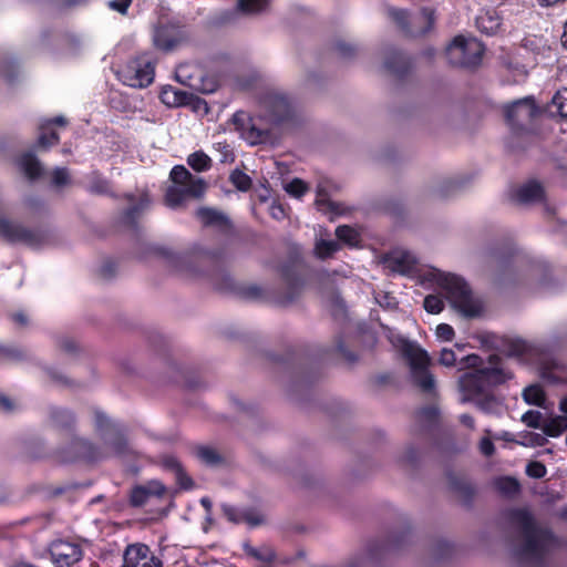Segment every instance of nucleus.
<instances>
[{"instance_id":"ddd939ff","label":"nucleus","mask_w":567,"mask_h":567,"mask_svg":"<svg viewBox=\"0 0 567 567\" xmlns=\"http://www.w3.org/2000/svg\"><path fill=\"white\" fill-rule=\"evenodd\" d=\"M122 567H163V561L148 546L133 544L124 551Z\"/></svg>"},{"instance_id":"2f4dec72","label":"nucleus","mask_w":567,"mask_h":567,"mask_svg":"<svg viewBox=\"0 0 567 567\" xmlns=\"http://www.w3.org/2000/svg\"><path fill=\"white\" fill-rule=\"evenodd\" d=\"M408 65L409 63L405 56L400 52L393 53L392 56L388 58L385 61V68L398 75L403 74L408 70Z\"/></svg>"},{"instance_id":"0e129e2a","label":"nucleus","mask_w":567,"mask_h":567,"mask_svg":"<svg viewBox=\"0 0 567 567\" xmlns=\"http://www.w3.org/2000/svg\"><path fill=\"white\" fill-rule=\"evenodd\" d=\"M105 422H106V416H104L103 414L97 413L96 414L97 426L102 427Z\"/></svg>"},{"instance_id":"c85d7f7f","label":"nucleus","mask_w":567,"mask_h":567,"mask_svg":"<svg viewBox=\"0 0 567 567\" xmlns=\"http://www.w3.org/2000/svg\"><path fill=\"white\" fill-rule=\"evenodd\" d=\"M337 238L349 245L350 247H355L360 243V234L357 229L350 226H339L336 230Z\"/></svg>"},{"instance_id":"f03ea898","label":"nucleus","mask_w":567,"mask_h":567,"mask_svg":"<svg viewBox=\"0 0 567 567\" xmlns=\"http://www.w3.org/2000/svg\"><path fill=\"white\" fill-rule=\"evenodd\" d=\"M508 517L523 538L522 544L513 549L514 558L522 567H538L556 546L555 537L549 529L536 524L527 509H512Z\"/></svg>"},{"instance_id":"412c9836","label":"nucleus","mask_w":567,"mask_h":567,"mask_svg":"<svg viewBox=\"0 0 567 567\" xmlns=\"http://www.w3.org/2000/svg\"><path fill=\"white\" fill-rule=\"evenodd\" d=\"M162 464L166 470L175 473L177 484L184 489L193 487L192 478L184 472L179 461L173 455H165L162 458Z\"/></svg>"},{"instance_id":"dca6fc26","label":"nucleus","mask_w":567,"mask_h":567,"mask_svg":"<svg viewBox=\"0 0 567 567\" xmlns=\"http://www.w3.org/2000/svg\"><path fill=\"white\" fill-rule=\"evenodd\" d=\"M166 493L165 486L159 481H151L144 485L135 486L130 496V503L134 507L145 505L151 497H162Z\"/></svg>"},{"instance_id":"5701e85b","label":"nucleus","mask_w":567,"mask_h":567,"mask_svg":"<svg viewBox=\"0 0 567 567\" xmlns=\"http://www.w3.org/2000/svg\"><path fill=\"white\" fill-rule=\"evenodd\" d=\"M547 111L550 115H557L567 120V87L556 92L547 106Z\"/></svg>"},{"instance_id":"39448f33","label":"nucleus","mask_w":567,"mask_h":567,"mask_svg":"<svg viewBox=\"0 0 567 567\" xmlns=\"http://www.w3.org/2000/svg\"><path fill=\"white\" fill-rule=\"evenodd\" d=\"M169 177L174 183L165 195L166 205L176 208L187 198H199L206 190V183L202 177L190 174L183 165L172 168Z\"/></svg>"},{"instance_id":"72a5a7b5","label":"nucleus","mask_w":567,"mask_h":567,"mask_svg":"<svg viewBox=\"0 0 567 567\" xmlns=\"http://www.w3.org/2000/svg\"><path fill=\"white\" fill-rule=\"evenodd\" d=\"M523 396L528 404H534L537 406L544 405L545 393L543 389L537 384L527 386L523 392Z\"/></svg>"},{"instance_id":"aec40b11","label":"nucleus","mask_w":567,"mask_h":567,"mask_svg":"<svg viewBox=\"0 0 567 567\" xmlns=\"http://www.w3.org/2000/svg\"><path fill=\"white\" fill-rule=\"evenodd\" d=\"M178 43L175 30L169 27H157L153 32V44L163 51L173 50Z\"/></svg>"},{"instance_id":"a211bd4d","label":"nucleus","mask_w":567,"mask_h":567,"mask_svg":"<svg viewBox=\"0 0 567 567\" xmlns=\"http://www.w3.org/2000/svg\"><path fill=\"white\" fill-rule=\"evenodd\" d=\"M515 198L520 204L539 203L545 198V189L537 181H528L516 189Z\"/></svg>"},{"instance_id":"13d9d810","label":"nucleus","mask_w":567,"mask_h":567,"mask_svg":"<svg viewBox=\"0 0 567 567\" xmlns=\"http://www.w3.org/2000/svg\"><path fill=\"white\" fill-rule=\"evenodd\" d=\"M12 320L19 326H25L28 323V318L22 312H17L11 316Z\"/></svg>"},{"instance_id":"a19ab883","label":"nucleus","mask_w":567,"mask_h":567,"mask_svg":"<svg viewBox=\"0 0 567 567\" xmlns=\"http://www.w3.org/2000/svg\"><path fill=\"white\" fill-rule=\"evenodd\" d=\"M231 183L243 192H246L251 186V178L244 172L236 169L230 174Z\"/></svg>"},{"instance_id":"49530a36","label":"nucleus","mask_w":567,"mask_h":567,"mask_svg":"<svg viewBox=\"0 0 567 567\" xmlns=\"http://www.w3.org/2000/svg\"><path fill=\"white\" fill-rule=\"evenodd\" d=\"M547 473L546 466L537 461L529 462L526 466V474L533 478H543Z\"/></svg>"},{"instance_id":"79ce46f5","label":"nucleus","mask_w":567,"mask_h":567,"mask_svg":"<svg viewBox=\"0 0 567 567\" xmlns=\"http://www.w3.org/2000/svg\"><path fill=\"white\" fill-rule=\"evenodd\" d=\"M423 306L430 313H440L444 308V301L440 296L429 295L424 298Z\"/></svg>"},{"instance_id":"5fc2aeb1","label":"nucleus","mask_w":567,"mask_h":567,"mask_svg":"<svg viewBox=\"0 0 567 567\" xmlns=\"http://www.w3.org/2000/svg\"><path fill=\"white\" fill-rule=\"evenodd\" d=\"M336 50L341 56L344 58L350 56L354 52V49L350 44H347L344 42H339L336 45Z\"/></svg>"},{"instance_id":"bb28decb","label":"nucleus","mask_w":567,"mask_h":567,"mask_svg":"<svg viewBox=\"0 0 567 567\" xmlns=\"http://www.w3.org/2000/svg\"><path fill=\"white\" fill-rule=\"evenodd\" d=\"M245 551L248 556L261 563H271L276 558L275 550L269 545H261L259 547L246 545Z\"/></svg>"},{"instance_id":"6e6d98bb","label":"nucleus","mask_w":567,"mask_h":567,"mask_svg":"<svg viewBox=\"0 0 567 567\" xmlns=\"http://www.w3.org/2000/svg\"><path fill=\"white\" fill-rule=\"evenodd\" d=\"M68 121L64 116H55L53 118H50V120H45L41 123V125H45L47 128H51V125L53 124H56V125H60V126H64L66 125Z\"/></svg>"},{"instance_id":"473e14b6","label":"nucleus","mask_w":567,"mask_h":567,"mask_svg":"<svg viewBox=\"0 0 567 567\" xmlns=\"http://www.w3.org/2000/svg\"><path fill=\"white\" fill-rule=\"evenodd\" d=\"M495 487L505 496H514L519 492V483L513 477H501L496 480Z\"/></svg>"},{"instance_id":"4be33fe9","label":"nucleus","mask_w":567,"mask_h":567,"mask_svg":"<svg viewBox=\"0 0 567 567\" xmlns=\"http://www.w3.org/2000/svg\"><path fill=\"white\" fill-rule=\"evenodd\" d=\"M161 101L171 107L179 106L189 102V94L168 86L162 90Z\"/></svg>"},{"instance_id":"1a4fd4ad","label":"nucleus","mask_w":567,"mask_h":567,"mask_svg":"<svg viewBox=\"0 0 567 567\" xmlns=\"http://www.w3.org/2000/svg\"><path fill=\"white\" fill-rule=\"evenodd\" d=\"M154 64L152 61L140 56L131 61L122 71L121 79L124 84L132 87H146L154 80Z\"/></svg>"},{"instance_id":"b1692460","label":"nucleus","mask_w":567,"mask_h":567,"mask_svg":"<svg viewBox=\"0 0 567 567\" xmlns=\"http://www.w3.org/2000/svg\"><path fill=\"white\" fill-rule=\"evenodd\" d=\"M197 217L206 226L228 227V219L221 213L212 208H200L197 210Z\"/></svg>"},{"instance_id":"7c9ffc66","label":"nucleus","mask_w":567,"mask_h":567,"mask_svg":"<svg viewBox=\"0 0 567 567\" xmlns=\"http://www.w3.org/2000/svg\"><path fill=\"white\" fill-rule=\"evenodd\" d=\"M246 138L250 144H258L267 142L270 137V132L266 127H259L256 123H251L246 131Z\"/></svg>"},{"instance_id":"393cba45","label":"nucleus","mask_w":567,"mask_h":567,"mask_svg":"<svg viewBox=\"0 0 567 567\" xmlns=\"http://www.w3.org/2000/svg\"><path fill=\"white\" fill-rule=\"evenodd\" d=\"M19 165L23 173L30 178L34 179L42 174V166L38 158L31 154L25 153L19 159Z\"/></svg>"},{"instance_id":"c03bdc74","label":"nucleus","mask_w":567,"mask_h":567,"mask_svg":"<svg viewBox=\"0 0 567 567\" xmlns=\"http://www.w3.org/2000/svg\"><path fill=\"white\" fill-rule=\"evenodd\" d=\"M563 365L554 363L553 368L545 367L542 372V377L549 382L558 383L565 381V378L560 374Z\"/></svg>"},{"instance_id":"4d7b16f0","label":"nucleus","mask_w":567,"mask_h":567,"mask_svg":"<svg viewBox=\"0 0 567 567\" xmlns=\"http://www.w3.org/2000/svg\"><path fill=\"white\" fill-rule=\"evenodd\" d=\"M0 409L6 412H10L13 410V403L3 394H0Z\"/></svg>"},{"instance_id":"052dcab7","label":"nucleus","mask_w":567,"mask_h":567,"mask_svg":"<svg viewBox=\"0 0 567 567\" xmlns=\"http://www.w3.org/2000/svg\"><path fill=\"white\" fill-rule=\"evenodd\" d=\"M421 414L425 419L433 420L436 416V410L434 408H429L423 410Z\"/></svg>"},{"instance_id":"69168bd1","label":"nucleus","mask_w":567,"mask_h":567,"mask_svg":"<svg viewBox=\"0 0 567 567\" xmlns=\"http://www.w3.org/2000/svg\"><path fill=\"white\" fill-rule=\"evenodd\" d=\"M225 284L219 285V289H228L230 288V278L228 276H224Z\"/></svg>"},{"instance_id":"bf43d9fd","label":"nucleus","mask_w":567,"mask_h":567,"mask_svg":"<svg viewBox=\"0 0 567 567\" xmlns=\"http://www.w3.org/2000/svg\"><path fill=\"white\" fill-rule=\"evenodd\" d=\"M460 421L463 425L467 426L468 429L473 430L474 429V425H475V422H474V419L468 415V414H462L460 416Z\"/></svg>"},{"instance_id":"f3484780","label":"nucleus","mask_w":567,"mask_h":567,"mask_svg":"<svg viewBox=\"0 0 567 567\" xmlns=\"http://www.w3.org/2000/svg\"><path fill=\"white\" fill-rule=\"evenodd\" d=\"M221 509L228 520L233 523H246L251 527L259 526L265 522L264 515L254 508L237 509L230 505L223 504Z\"/></svg>"},{"instance_id":"7ed1b4c3","label":"nucleus","mask_w":567,"mask_h":567,"mask_svg":"<svg viewBox=\"0 0 567 567\" xmlns=\"http://www.w3.org/2000/svg\"><path fill=\"white\" fill-rule=\"evenodd\" d=\"M386 337L406 361L413 383L423 392L432 393L435 388V380L429 371L431 364L429 353L416 342L405 339L392 329H388Z\"/></svg>"},{"instance_id":"9d476101","label":"nucleus","mask_w":567,"mask_h":567,"mask_svg":"<svg viewBox=\"0 0 567 567\" xmlns=\"http://www.w3.org/2000/svg\"><path fill=\"white\" fill-rule=\"evenodd\" d=\"M262 117L274 124H280L293 116L295 107L291 101L281 93H269L262 100Z\"/></svg>"},{"instance_id":"774afa93","label":"nucleus","mask_w":567,"mask_h":567,"mask_svg":"<svg viewBox=\"0 0 567 567\" xmlns=\"http://www.w3.org/2000/svg\"><path fill=\"white\" fill-rule=\"evenodd\" d=\"M200 503H202V505H203L206 509H209V508H210V506H212L210 501H209L208 498H206V497L202 498Z\"/></svg>"},{"instance_id":"a18cd8bd","label":"nucleus","mask_w":567,"mask_h":567,"mask_svg":"<svg viewBox=\"0 0 567 567\" xmlns=\"http://www.w3.org/2000/svg\"><path fill=\"white\" fill-rule=\"evenodd\" d=\"M522 421L529 427L542 429V413L538 411H527L523 414Z\"/></svg>"},{"instance_id":"e433bc0d","label":"nucleus","mask_w":567,"mask_h":567,"mask_svg":"<svg viewBox=\"0 0 567 567\" xmlns=\"http://www.w3.org/2000/svg\"><path fill=\"white\" fill-rule=\"evenodd\" d=\"M477 24L482 31L492 34L498 30L501 22L497 17H493L491 13H486L477 19Z\"/></svg>"},{"instance_id":"9b49d317","label":"nucleus","mask_w":567,"mask_h":567,"mask_svg":"<svg viewBox=\"0 0 567 567\" xmlns=\"http://www.w3.org/2000/svg\"><path fill=\"white\" fill-rule=\"evenodd\" d=\"M0 236L10 243H22L32 248L41 247L45 241L43 233L24 228L7 219H0Z\"/></svg>"},{"instance_id":"603ef678","label":"nucleus","mask_w":567,"mask_h":567,"mask_svg":"<svg viewBox=\"0 0 567 567\" xmlns=\"http://www.w3.org/2000/svg\"><path fill=\"white\" fill-rule=\"evenodd\" d=\"M188 103L193 104V107L196 112H203L204 114H207L209 111L207 102L203 99H199V97L192 99V96L189 95Z\"/></svg>"},{"instance_id":"37998d69","label":"nucleus","mask_w":567,"mask_h":567,"mask_svg":"<svg viewBox=\"0 0 567 567\" xmlns=\"http://www.w3.org/2000/svg\"><path fill=\"white\" fill-rule=\"evenodd\" d=\"M285 190L289 195H291L296 198H299L303 194H306V192L308 190V186L303 181H301L299 178H295L291 182H289L288 184H286Z\"/></svg>"},{"instance_id":"ea45409f","label":"nucleus","mask_w":567,"mask_h":567,"mask_svg":"<svg viewBox=\"0 0 567 567\" xmlns=\"http://www.w3.org/2000/svg\"><path fill=\"white\" fill-rule=\"evenodd\" d=\"M52 421L58 426H70L73 423V415L65 409H53L51 412Z\"/></svg>"},{"instance_id":"0eeeda50","label":"nucleus","mask_w":567,"mask_h":567,"mask_svg":"<svg viewBox=\"0 0 567 567\" xmlns=\"http://www.w3.org/2000/svg\"><path fill=\"white\" fill-rule=\"evenodd\" d=\"M79 456L87 461H99L110 456L122 455L127 451V443L123 435L114 434L104 439V445L99 449L85 440L73 443Z\"/></svg>"},{"instance_id":"423d86ee","label":"nucleus","mask_w":567,"mask_h":567,"mask_svg":"<svg viewBox=\"0 0 567 567\" xmlns=\"http://www.w3.org/2000/svg\"><path fill=\"white\" fill-rule=\"evenodd\" d=\"M483 44L475 38L456 35L446 48L449 62L455 66L472 68L480 64Z\"/></svg>"},{"instance_id":"20e7f679","label":"nucleus","mask_w":567,"mask_h":567,"mask_svg":"<svg viewBox=\"0 0 567 567\" xmlns=\"http://www.w3.org/2000/svg\"><path fill=\"white\" fill-rule=\"evenodd\" d=\"M424 278L435 282L451 306L464 316L474 317L480 313V303L473 298L471 289L461 277L431 269Z\"/></svg>"},{"instance_id":"a878e982","label":"nucleus","mask_w":567,"mask_h":567,"mask_svg":"<svg viewBox=\"0 0 567 567\" xmlns=\"http://www.w3.org/2000/svg\"><path fill=\"white\" fill-rule=\"evenodd\" d=\"M542 430L548 436H559L564 431L567 430V416L556 415L545 420L543 422Z\"/></svg>"},{"instance_id":"e2e57ef3","label":"nucleus","mask_w":567,"mask_h":567,"mask_svg":"<svg viewBox=\"0 0 567 567\" xmlns=\"http://www.w3.org/2000/svg\"><path fill=\"white\" fill-rule=\"evenodd\" d=\"M559 411L567 416V396L563 398L559 402Z\"/></svg>"},{"instance_id":"680f3d73","label":"nucleus","mask_w":567,"mask_h":567,"mask_svg":"<svg viewBox=\"0 0 567 567\" xmlns=\"http://www.w3.org/2000/svg\"><path fill=\"white\" fill-rule=\"evenodd\" d=\"M513 353L520 354L525 350V343L522 341H516L514 344Z\"/></svg>"},{"instance_id":"864d4df0","label":"nucleus","mask_w":567,"mask_h":567,"mask_svg":"<svg viewBox=\"0 0 567 567\" xmlns=\"http://www.w3.org/2000/svg\"><path fill=\"white\" fill-rule=\"evenodd\" d=\"M480 449H481V452L486 456L492 455L495 450L493 442L487 437H484L481 440Z\"/></svg>"},{"instance_id":"f8f14e48","label":"nucleus","mask_w":567,"mask_h":567,"mask_svg":"<svg viewBox=\"0 0 567 567\" xmlns=\"http://www.w3.org/2000/svg\"><path fill=\"white\" fill-rule=\"evenodd\" d=\"M539 113L538 107L530 97L514 102L506 110V118L511 126L516 130H523L532 123Z\"/></svg>"},{"instance_id":"2eb2a0df","label":"nucleus","mask_w":567,"mask_h":567,"mask_svg":"<svg viewBox=\"0 0 567 567\" xmlns=\"http://www.w3.org/2000/svg\"><path fill=\"white\" fill-rule=\"evenodd\" d=\"M383 262L391 271L406 275L414 270L416 258L410 251L398 249L386 255Z\"/></svg>"},{"instance_id":"338daca9","label":"nucleus","mask_w":567,"mask_h":567,"mask_svg":"<svg viewBox=\"0 0 567 567\" xmlns=\"http://www.w3.org/2000/svg\"><path fill=\"white\" fill-rule=\"evenodd\" d=\"M561 43L567 49V22L565 23V27H564V33L561 35Z\"/></svg>"},{"instance_id":"f257e3e1","label":"nucleus","mask_w":567,"mask_h":567,"mask_svg":"<svg viewBox=\"0 0 567 567\" xmlns=\"http://www.w3.org/2000/svg\"><path fill=\"white\" fill-rule=\"evenodd\" d=\"M462 368L476 370L464 373L460 379L462 402H473L481 411L493 414L501 410L499 401L491 393L492 389L512 378L504 361L498 355H491L486 365L477 354L466 355L461 360Z\"/></svg>"},{"instance_id":"3c124183","label":"nucleus","mask_w":567,"mask_h":567,"mask_svg":"<svg viewBox=\"0 0 567 567\" xmlns=\"http://www.w3.org/2000/svg\"><path fill=\"white\" fill-rule=\"evenodd\" d=\"M132 3V0H112L109 2V7L122 14H125Z\"/></svg>"},{"instance_id":"f704fd0d","label":"nucleus","mask_w":567,"mask_h":567,"mask_svg":"<svg viewBox=\"0 0 567 567\" xmlns=\"http://www.w3.org/2000/svg\"><path fill=\"white\" fill-rule=\"evenodd\" d=\"M40 134L38 138V146L47 150L48 147L56 144L59 142V135L51 131V128H47L45 125L40 124Z\"/></svg>"},{"instance_id":"09e8293b","label":"nucleus","mask_w":567,"mask_h":567,"mask_svg":"<svg viewBox=\"0 0 567 567\" xmlns=\"http://www.w3.org/2000/svg\"><path fill=\"white\" fill-rule=\"evenodd\" d=\"M52 183L55 186H63L69 183V172L66 168H55L52 174Z\"/></svg>"},{"instance_id":"8fccbe9b","label":"nucleus","mask_w":567,"mask_h":567,"mask_svg":"<svg viewBox=\"0 0 567 567\" xmlns=\"http://www.w3.org/2000/svg\"><path fill=\"white\" fill-rule=\"evenodd\" d=\"M436 336L443 341H451L454 337V330L450 324L441 323L436 327Z\"/></svg>"},{"instance_id":"de8ad7c7","label":"nucleus","mask_w":567,"mask_h":567,"mask_svg":"<svg viewBox=\"0 0 567 567\" xmlns=\"http://www.w3.org/2000/svg\"><path fill=\"white\" fill-rule=\"evenodd\" d=\"M440 364L451 368L456 363V354L452 349L443 348L439 359Z\"/></svg>"},{"instance_id":"58836bf2","label":"nucleus","mask_w":567,"mask_h":567,"mask_svg":"<svg viewBox=\"0 0 567 567\" xmlns=\"http://www.w3.org/2000/svg\"><path fill=\"white\" fill-rule=\"evenodd\" d=\"M339 249V244L333 240H319L316 244V254L324 259L332 256Z\"/></svg>"},{"instance_id":"cd10ccee","label":"nucleus","mask_w":567,"mask_h":567,"mask_svg":"<svg viewBox=\"0 0 567 567\" xmlns=\"http://www.w3.org/2000/svg\"><path fill=\"white\" fill-rule=\"evenodd\" d=\"M196 456L202 463L209 466H216L223 462L219 453L209 446H198L196 449Z\"/></svg>"},{"instance_id":"c9c22d12","label":"nucleus","mask_w":567,"mask_h":567,"mask_svg":"<svg viewBox=\"0 0 567 567\" xmlns=\"http://www.w3.org/2000/svg\"><path fill=\"white\" fill-rule=\"evenodd\" d=\"M316 206L323 213H337V205L329 199L326 189L321 185H319L317 188Z\"/></svg>"},{"instance_id":"4c0bfd02","label":"nucleus","mask_w":567,"mask_h":567,"mask_svg":"<svg viewBox=\"0 0 567 567\" xmlns=\"http://www.w3.org/2000/svg\"><path fill=\"white\" fill-rule=\"evenodd\" d=\"M268 6V0H239L238 8L245 13H258Z\"/></svg>"},{"instance_id":"6ab92c4d","label":"nucleus","mask_w":567,"mask_h":567,"mask_svg":"<svg viewBox=\"0 0 567 567\" xmlns=\"http://www.w3.org/2000/svg\"><path fill=\"white\" fill-rule=\"evenodd\" d=\"M125 198L130 207L124 213V220L128 224H133L135 219L150 207L151 199L146 193L140 194L137 198L132 194H127Z\"/></svg>"},{"instance_id":"6e6552de","label":"nucleus","mask_w":567,"mask_h":567,"mask_svg":"<svg viewBox=\"0 0 567 567\" xmlns=\"http://www.w3.org/2000/svg\"><path fill=\"white\" fill-rule=\"evenodd\" d=\"M389 16L409 35L420 37L429 32L434 25V11L423 8L417 13L409 16L406 11L390 9Z\"/></svg>"},{"instance_id":"c756f323","label":"nucleus","mask_w":567,"mask_h":567,"mask_svg":"<svg viewBox=\"0 0 567 567\" xmlns=\"http://www.w3.org/2000/svg\"><path fill=\"white\" fill-rule=\"evenodd\" d=\"M187 164L197 172L208 171L212 166L210 157L202 151L192 153L187 158Z\"/></svg>"},{"instance_id":"4468645a","label":"nucleus","mask_w":567,"mask_h":567,"mask_svg":"<svg viewBox=\"0 0 567 567\" xmlns=\"http://www.w3.org/2000/svg\"><path fill=\"white\" fill-rule=\"evenodd\" d=\"M49 551L55 567H72L83 555L80 545L65 540L53 542Z\"/></svg>"}]
</instances>
